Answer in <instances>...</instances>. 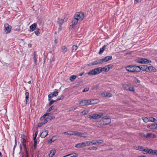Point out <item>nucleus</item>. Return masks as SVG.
I'll use <instances>...</instances> for the list:
<instances>
[{"label": "nucleus", "mask_w": 157, "mask_h": 157, "mask_svg": "<svg viewBox=\"0 0 157 157\" xmlns=\"http://www.w3.org/2000/svg\"><path fill=\"white\" fill-rule=\"evenodd\" d=\"M78 22H79V21L77 19L74 17V18L72 20V24L70 26V28L72 29L78 23Z\"/></svg>", "instance_id": "0eeeda50"}, {"label": "nucleus", "mask_w": 157, "mask_h": 157, "mask_svg": "<svg viewBox=\"0 0 157 157\" xmlns=\"http://www.w3.org/2000/svg\"><path fill=\"white\" fill-rule=\"evenodd\" d=\"M80 105L82 106L90 105V100H82L79 102Z\"/></svg>", "instance_id": "39448f33"}, {"label": "nucleus", "mask_w": 157, "mask_h": 157, "mask_svg": "<svg viewBox=\"0 0 157 157\" xmlns=\"http://www.w3.org/2000/svg\"><path fill=\"white\" fill-rule=\"evenodd\" d=\"M87 146L86 141H85L76 144L75 147L78 148H82Z\"/></svg>", "instance_id": "1a4fd4ad"}, {"label": "nucleus", "mask_w": 157, "mask_h": 157, "mask_svg": "<svg viewBox=\"0 0 157 157\" xmlns=\"http://www.w3.org/2000/svg\"><path fill=\"white\" fill-rule=\"evenodd\" d=\"M132 66L133 65H131L128 66L126 67L125 69L128 72H133Z\"/></svg>", "instance_id": "412c9836"}, {"label": "nucleus", "mask_w": 157, "mask_h": 157, "mask_svg": "<svg viewBox=\"0 0 157 157\" xmlns=\"http://www.w3.org/2000/svg\"><path fill=\"white\" fill-rule=\"evenodd\" d=\"M151 137H152V138H154L156 137V136L155 134L152 133V135H151Z\"/></svg>", "instance_id": "338daca9"}, {"label": "nucleus", "mask_w": 157, "mask_h": 157, "mask_svg": "<svg viewBox=\"0 0 157 157\" xmlns=\"http://www.w3.org/2000/svg\"><path fill=\"white\" fill-rule=\"evenodd\" d=\"M132 67L133 68V72H139L136 65H133Z\"/></svg>", "instance_id": "393cba45"}, {"label": "nucleus", "mask_w": 157, "mask_h": 157, "mask_svg": "<svg viewBox=\"0 0 157 157\" xmlns=\"http://www.w3.org/2000/svg\"><path fill=\"white\" fill-rule=\"evenodd\" d=\"M70 155V157H76L78 156V154L75 153Z\"/></svg>", "instance_id": "a19ab883"}, {"label": "nucleus", "mask_w": 157, "mask_h": 157, "mask_svg": "<svg viewBox=\"0 0 157 157\" xmlns=\"http://www.w3.org/2000/svg\"><path fill=\"white\" fill-rule=\"evenodd\" d=\"M63 98V97H60V98H57L56 100V101H57L59 100H62Z\"/></svg>", "instance_id": "864d4df0"}, {"label": "nucleus", "mask_w": 157, "mask_h": 157, "mask_svg": "<svg viewBox=\"0 0 157 157\" xmlns=\"http://www.w3.org/2000/svg\"><path fill=\"white\" fill-rule=\"evenodd\" d=\"M4 27L5 28V31L6 33H8L10 32L11 30V27L8 24H4Z\"/></svg>", "instance_id": "423d86ee"}, {"label": "nucleus", "mask_w": 157, "mask_h": 157, "mask_svg": "<svg viewBox=\"0 0 157 157\" xmlns=\"http://www.w3.org/2000/svg\"><path fill=\"white\" fill-rule=\"evenodd\" d=\"M148 154L153 155H157V150H153L151 149H149Z\"/></svg>", "instance_id": "dca6fc26"}, {"label": "nucleus", "mask_w": 157, "mask_h": 157, "mask_svg": "<svg viewBox=\"0 0 157 157\" xmlns=\"http://www.w3.org/2000/svg\"><path fill=\"white\" fill-rule=\"evenodd\" d=\"M149 150V149H148L147 147H144V149H143V151L144 152H143V154H148V151Z\"/></svg>", "instance_id": "cd10ccee"}, {"label": "nucleus", "mask_w": 157, "mask_h": 157, "mask_svg": "<svg viewBox=\"0 0 157 157\" xmlns=\"http://www.w3.org/2000/svg\"><path fill=\"white\" fill-rule=\"evenodd\" d=\"M54 141V140H53L52 138L48 140V142L49 143H51L52 142H53Z\"/></svg>", "instance_id": "6e6d98bb"}, {"label": "nucleus", "mask_w": 157, "mask_h": 157, "mask_svg": "<svg viewBox=\"0 0 157 157\" xmlns=\"http://www.w3.org/2000/svg\"><path fill=\"white\" fill-rule=\"evenodd\" d=\"M127 90L133 92L135 91V89H127Z\"/></svg>", "instance_id": "0e129e2a"}, {"label": "nucleus", "mask_w": 157, "mask_h": 157, "mask_svg": "<svg viewBox=\"0 0 157 157\" xmlns=\"http://www.w3.org/2000/svg\"><path fill=\"white\" fill-rule=\"evenodd\" d=\"M16 144H17V142H16V140H15V144L14 146V147H13V155L14 154V150L15 149V147H16Z\"/></svg>", "instance_id": "603ef678"}, {"label": "nucleus", "mask_w": 157, "mask_h": 157, "mask_svg": "<svg viewBox=\"0 0 157 157\" xmlns=\"http://www.w3.org/2000/svg\"><path fill=\"white\" fill-rule=\"evenodd\" d=\"M136 66L139 72L141 70L145 71V68L146 67V65Z\"/></svg>", "instance_id": "f3484780"}, {"label": "nucleus", "mask_w": 157, "mask_h": 157, "mask_svg": "<svg viewBox=\"0 0 157 157\" xmlns=\"http://www.w3.org/2000/svg\"><path fill=\"white\" fill-rule=\"evenodd\" d=\"M113 66V65H112L111 64L109 65V69L112 68Z\"/></svg>", "instance_id": "052dcab7"}, {"label": "nucleus", "mask_w": 157, "mask_h": 157, "mask_svg": "<svg viewBox=\"0 0 157 157\" xmlns=\"http://www.w3.org/2000/svg\"><path fill=\"white\" fill-rule=\"evenodd\" d=\"M106 46V45H104L102 48H100L99 52L98 53L99 54H101L103 53Z\"/></svg>", "instance_id": "a878e982"}, {"label": "nucleus", "mask_w": 157, "mask_h": 157, "mask_svg": "<svg viewBox=\"0 0 157 157\" xmlns=\"http://www.w3.org/2000/svg\"><path fill=\"white\" fill-rule=\"evenodd\" d=\"M49 113H46L45 114H44L43 116L42 117H41L40 118V120H42V119H44L45 118V117H46V116H49Z\"/></svg>", "instance_id": "e433bc0d"}, {"label": "nucleus", "mask_w": 157, "mask_h": 157, "mask_svg": "<svg viewBox=\"0 0 157 157\" xmlns=\"http://www.w3.org/2000/svg\"><path fill=\"white\" fill-rule=\"evenodd\" d=\"M25 99L26 100V103H27V100H28V98H29V94L28 92H26L25 93Z\"/></svg>", "instance_id": "72a5a7b5"}, {"label": "nucleus", "mask_w": 157, "mask_h": 157, "mask_svg": "<svg viewBox=\"0 0 157 157\" xmlns=\"http://www.w3.org/2000/svg\"><path fill=\"white\" fill-rule=\"evenodd\" d=\"M33 60L34 62V66H35L36 65L37 59V55L36 54V52H34L33 54Z\"/></svg>", "instance_id": "9b49d317"}, {"label": "nucleus", "mask_w": 157, "mask_h": 157, "mask_svg": "<svg viewBox=\"0 0 157 157\" xmlns=\"http://www.w3.org/2000/svg\"><path fill=\"white\" fill-rule=\"evenodd\" d=\"M89 118L90 119H94V114L90 115Z\"/></svg>", "instance_id": "4d7b16f0"}, {"label": "nucleus", "mask_w": 157, "mask_h": 157, "mask_svg": "<svg viewBox=\"0 0 157 157\" xmlns=\"http://www.w3.org/2000/svg\"><path fill=\"white\" fill-rule=\"evenodd\" d=\"M94 119H98L101 117L104 116V113L100 112L98 113H94Z\"/></svg>", "instance_id": "6e6552de"}, {"label": "nucleus", "mask_w": 157, "mask_h": 157, "mask_svg": "<svg viewBox=\"0 0 157 157\" xmlns=\"http://www.w3.org/2000/svg\"><path fill=\"white\" fill-rule=\"evenodd\" d=\"M89 89H84V90H82V92H86L88 91Z\"/></svg>", "instance_id": "69168bd1"}, {"label": "nucleus", "mask_w": 157, "mask_h": 157, "mask_svg": "<svg viewBox=\"0 0 157 157\" xmlns=\"http://www.w3.org/2000/svg\"><path fill=\"white\" fill-rule=\"evenodd\" d=\"M151 129L157 130V124H151Z\"/></svg>", "instance_id": "c85d7f7f"}, {"label": "nucleus", "mask_w": 157, "mask_h": 157, "mask_svg": "<svg viewBox=\"0 0 157 157\" xmlns=\"http://www.w3.org/2000/svg\"><path fill=\"white\" fill-rule=\"evenodd\" d=\"M48 130H45L43 132L40 134V137L42 138H45L48 134Z\"/></svg>", "instance_id": "a211bd4d"}, {"label": "nucleus", "mask_w": 157, "mask_h": 157, "mask_svg": "<svg viewBox=\"0 0 157 157\" xmlns=\"http://www.w3.org/2000/svg\"><path fill=\"white\" fill-rule=\"evenodd\" d=\"M94 141L96 143V145L97 144H101L103 142V140H95V141Z\"/></svg>", "instance_id": "bb28decb"}, {"label": "nucleus", "mask_w": 157, "mask_h": 157, "mask_svg": "<svg viewBox=\"0 0 157 157\" xmlns=\"http://www.w3.org/2000/svg\"><path fill=\"white\" fill-rule=\"evenodd\" d=\"M140 59H141V58L137 59H136L135 60V61L136 63H141V61Z\"/></svg>", "instance_id": "49530a36"}, {"label": "nucleus", "mask_w": 157, "mask_h": 157, "mask_svg": "<svg viewBox=\"0 0 157 157\" xmlns=\"http://www.w3.org/2000/svg\"><path fill=\"white\" fill-rule=\"evenodd\" d=\"M108 61V56H107L101 59H98L90 63L89 66H91L94 65H97L101 64L103 63Z\"/></svg>", "instance_id": "f257e3e1"}, {"label": "nucleus", "mask_w": 157, "mask_h": 157, "mask_svg": "<svg viewBox=\"0 0 157 157\" xmlns=\"http://www.w3.org/2000/svg\"><path fill=\"white\" fill-rule=\"evenodd\" d=\"M37 133H38V131H36L35 133V136L33 138H34L35 139L36 138V136H37Z\"/></svg>", "instance_id": "5fc2aeb1"}, {"label": "nucleus", "mask_w": 157, "mask_h": 157, "mask_svg": "<svg viewBox=\"0 0 157 157\" xmlns=\"http://www.w3.org/2000/svg\"><path fill=\"white\" fill-rule=\"evenodd\" d=\"M44 119L43 122L44 124L46 123L49 120H50V119H49V117Z\"/></svg>", "instance_id": "79ce46f5"}, {"label": "nucleus", "mask_w": 157, "mask_h": 157, "mask_svg": "<svg viewBox=\"0 0 157 157\" xmlns=\"http://www.w3.org/2000/svg\"><path fill=\"white\" fill-rule=\"evenodd\" d=\"M58 92L57 91H55L48 95V98L49 101H50L51 99L52 98L54 97H56L58 95Z\"/></svg>", "instance_id": "9d476101"}, {"label": "nucleus", "mask_w": 157, "mask_h": 157, "mask_svg": "<svg viewBox=\"0 0 157 157\" xmlns=\"http://www.w3.org/2000/svg\"><path fill=\"white\" fill-rule=\"evenodd\" d=\"M88 149L89 150H93L96 151L97 150V147H95L93 146L91 147L88 148Z\"/></svg>", "instance_id": "ea45409f"}, {"label": "nucleus", "mask_w": 157, "mask_h": 157, "mask_svg": "<svg viewBox=\"0 0 157 157\" xmlns=\"http://www.w3.org/2000/svg\"><path fill=\"white\" fill-rule=\"evenodd\" d=\"M33 140H34V144H37L36 138L35 139L34 138H33Z\"/></svg>", "instance_id": "680f3d73"}, {"label": "nucleus", "mask_w": 157, "mask_h": 157, "mask_svg": "<svg viewBox=\"0 0 157 157\" xmlns=\"http://www.w3.org/2000/svg\"><path fill=\"white\" fill-rule=\"evenodd\" d=\"M99 101L98 99H92L90 100V105L98 103Z\"/></svg>", "instance_id": "6ab92c4d"}, {"label": "nucleus", "mask_w": 157, "mask_h": 157, "mask_svg": "<svg viewBox=\"0 0 157 157\" xmlns=\"http://www.w3.org/2000/svg\"><path fill=\"white\" fill-rule=\"evenodd\" d=\"M142 119L143 120L144 122L145 123H147L149 121V119H148L147 117H142Z\"/></svg>", "instance_id": "2f4dec72"}, {"label": "nucleus", "mask_w": 157, "mask_h": 157, "mask_svg": "<svg viewBox=\"0 0 157 157\" xmlns=\"http://www.w3.org/2000/svg\"><path fill=\"white\" fill-rule=\"evenodd\" d=\"M54 106L53 105L52 106L47 110V112H50L51 111L54 109Z\"/></svg>", "instance_id": "37998d69"}, {"label": "nucleus", "mask_w": 157, "mask_h": 157, "mask_svg": "<svg viewBox=\"0 0 157 157\" xmlns=\"http://www.w3.org/2000/svg\"><path fill=\"white\" fill-rule=\"evenodd\" d=\"M100 68H97L93 69L88 72V74L91 75H98L101 72Z\"/></svg>", "instance_id": "7ed1b4c3"}, {"label": "nucleus", "mask_w": 157, "mask_h": 157, "mask_svg": "<svg viewBox=\"0 0 157 157\" xmlns=\"http://www.w3.org/2000/svg\"><path fill=\"white\" fill-rule=\"evenodd\" d=\"M101 95L103 97H107L108 96V93L107 92H103L101 93Z\"/></svg>", "instance_id": "a18cd8bd"}, {"label": "nucleus", "mask_w": 157, "mask_h": 157, "mask_svg": "<svg viewBox=\"0 0 157 157\" xmlns=\"http://www.w3.org/2000/svg\"><path fill=\"white\" fill-rule=\"evenodd\" d=\"M78 48V46L76 45H74L72 47V51L75 52Z\"/></svg>", "instance_id": "c9c22d12"}, {"label": "nucleus", "mask_w": 157, "mask_h": 157, "mask_svg": "<svg viewBox=\"0 0 157 157\" xmlns=\"http://www.w3.org/2000/svg\"><path fill=\"white\" fill-rule=\"evenodd\" d=\"M49 119H50V120L52 119H53L55 118V117L54 116H49Z\"/></svg>", "instance_id": "13d9d810"}, {"label": "nucleus", "mask_w": 157, "mask_h": 157, "mask_svg": "<svg viewBox=\"0 0 157 157\" xmlns=\"http://www.w3.org/2000/svg\"><path fill=\"white\" fill-rule=\"evenodd\" d=\"M156 121V119L154 117H151L149 118V121L155 122Z\"/></svg>", "instance_id": "58836bf2"}, {"label": "nucleus", "mask_w": 157, "mask_h": 157, "mask_svg": "<svg viewBox=\"0 0 157 157\" xmlns=\"http://www.w3.org/2000/svg\"><path fill=\"white\" fill-rule=\"evenodd\" d=\"M67 49L66 47L64 46L62 47V51L63 52V53H65L67 52Z\"/></svg>", "instance_id": "7c9ffc66"}, {"label": "nucleus", "mask_w": 157, "mask_h": 157, "mask_svg": "<svg viewBox=\"0 0 157 157\" xmlns=\"http://www.w3.org/2000/svg\"><path fill=\"white\" fill-rule=\"evenodd\" d=\"M108 67V66H106L105 67H104L103 68H101V67H99L98 68H100V69L101 70V72L102 71H104L105 72L107 71V67Z\"/></svg>", "instance_id": "473e14b6"}, {"label": "nucleus", "mask_w": 157, "mask_h": 157, "mask_svg": "<svg viewBox=\"0 0 157 157\" xmlns=\"http://www.w3.org/2000/svg\"><path fill=\"white\" fill-rule=\"evenodd\" d=\"M146 67L145 68V71H151L152 72H155L156 71V70L155 68L152 66H148L146 65Z\"/></svg>", "instance_id": "20e7f679"}, {"label": "nucleus", "mask_w": 157, "mask_h": 157, "mask_svg": "<svg viewBox=\"0 0 157 157\" xmlns=\"http://www.w3.org/2000/svg\"><path fill=\"white\" fill-rule=\"evenodd\" d=\"M25 157H29L28 152L27 151H26V155Z\"/></svg>", "instance_id": "774afa93"}, {"label": "nucleus", "mask_w": 157, "mask_h": 157, "mask_svg": "<svg viewBox=\"0 0 157 157\" xmlns=\"http://www.w3.org/2000/svg\"><path fill=\"white\" fill-rule=\"evenodd\" d=\"M122 52L125 55H131L132 54L131 52H128V51L127 50H123L122 51Z\"/></svg>", "instance_id": "c756f323"}, {"label": "nucleus", "mask_w": 157, "mask_h": 157, "mask_svg": "<svg viewBox=\"0 0 157 157\" xmlns=\"http://www.w3.org/2000/svg\"><path fill=\"white\" fill-rule=\"evenodd\" d=\"M56 152V151L55 149L52 150L51 151L49 155V157H52L54 155L55 153Z\"/></svg>", "instance_id": "5701e85b"}, {"label": "nucleus", "mask_w": 157, "mask_h": 157, "mask_svg": "<svg viewBox=\"0 0 157 157\" xmlns=\"http://www.w3.org/2000/svg\"><path fill=\"white\" fill-rule=\"evenodd\" d=\"M74 17L76 18L79 21V22L81 21L84 18V15L83 13L81 12L76 13Z\"/></svg>", "instance_id": "f03ea898"}, {"label": "nucleus", "mask_w": 157, "mask_h": 157, "mask_svg": "<svg viewBox=\"0 0 157 157\" xmlns=\"http://www.w3.org/2000/svg\"><path fill=\"white\" fill-rule=\"evenodd\" d=\"M37 26V24L36 23H34L33 24L29 26V31L30 32H33L35 30Z\"/></svg>", "instance_id": "f8f14e48"}, {"label": "nucleus", "mask_w": 157, "mask_h": 157, "mask_svg": "<svg viewBox=\"0 0 157 157\" xmlns=\"http://www.w3.org/2000/svg\"><path fill=\"white\" fill-rule=\"evenodd\" d=\"M144 147L141 146H136L135 149L137 150H139L140 151H143V149H144Z\"/></svg>", "instance_id": "b1692460"}, {"label": "nucleus", "mask_w": 157, "mask_h": 157, "mask_svg": "<svg viewBox=\"0 0 157 157\" xmlns=\"http://www.w3.org/2000/svg\"><path fill=\"white\" fill-rule=\"evenodd\" d=\"M95 140H92L86 141V145L89 146L91 145H96V143L94 141Z\"/></svg>", "instance_id": "2eb2a0df"}, {"label": "nucleus", "mask_w": 157, "mask_h": 157, "mask_svg": "<svg viewBox=\"0 0 157 157\" xmlns=\"http://www.w3.org/2000/svg\"><path fill=\"white\" fill-rule=\"evenodd\" d=\"M134 80V82L136 83H140V82L139 80L136 78H135Z\"/></svg>", "instance_id": "de8ad7c7"}, {"label": "nucleus", "mask_w": 157, "mask_h": 157, "mask_svg": "<svg viewBox=\"0 0 157 157\" xmlns=\"http://www.w3.org/2000/svg\"><path fill=\"white\" fill-rule=\"evenodd\" d=\"M152 135V133H148L146 135L145 137L146 138H149L151 137Z\"/></svg>", "instance_id": "c03bdc74"}, {"label": "nucleus", "mask_w": 157, "mask_h": 157, "mask_svg": "<svg viewBox=\"0 0 157 157\" xmlns=\"http://www.w3.org/2000/svg\"><path fill=\"white\" fill-rule=\"evenodd\" d=\"M87 133H81L77 131V136H79L82 137H87Z\"/></svg>", "instance_id": "ddd939ff"}, {"label": "nucleus", "mask_w": 157, "mask_h": 157, "mask_svg": "<svg viewBox=\"0 0 157 157\" xmlns=\"http://www.w3.org/2000/svg\"><path fill=\"white\" fill-rule=\"evenodd\" d=\"M43 123H39L38 124V126L39 127H40L42 126V125L43 124Z\"/></svg>", "instance_id": "bf43d9fd"}, {"label": "nucleus", "mask_w": 157, "mask_h": 157, "mask_svg": "<svg viewBox=\"0 0 157 157\" xmlns=\"http://www.w3.org/2000/svg\"><path fill=\"white\" fill-rule=\"evenodd\" d=\"M40 32V29L39 28H36L35 29L34 33L37 36H39Z\"/></svg>", "instance_id": "4be33fe9"}, {"label": "nucleus", "mask_w": 157, "mask_h": 157, "mask_svg": "<svg viewBox=\"0 0 157 157\" xmlns=\"http://www.w3.org/2000/svg\"><path fill=\"white\" fill-rule=\"evenodd\" d=\"M22 145L23 146V147L25 149H26V146L25 143L22 144Z\"/></svg>", "instance_id": "e2e57ef3"}, {"label": "nucleus", "mask_w": 157, "mask_h": 157, "mask_svg": "<svg viewBox=\"0 0 157 157\" xmlns=\"http://www.w3.org/2000/svg\"><path fill=\"white\" fill-rule=\"evenodd\" d=\"M67 133V135H69L70 136L74 135L75 136H77V131H69Z\"/></svg>", "instance_id": "aec40b11"}, {"label": "nucleus", "mask_w": 157, "mask_h": 157, "mask_svg": "<svg viewBox=\"0 0 157 157\" xmlns=\"http://www.w3.org/2000/svg\"><path fill=\"white\" fill-rule=\"evenodd\" d=\"M88 113V112L86 110H84L82 112V114L83 115H86Z\"/></svg>", "instance_id": "8fccbe9b"}, {"label": "nucleus", "mask_w": 157, "mask_h": 157, "mask_svg": "<svg viewBox=\"0 0 157 157\" xmlns=\"http://www.w3.org/2000/svg\"><path fill=\"white\" fill-rule=\"evenodd\" d=\"M141 63H151V60H148L147 59L145 58H141Z\"/></svg>", "instance_id": "4468645a"}, {"label": "nucleus", "mask_w": 157, "mask_h": 157, "mask_svg": "<svg viewBox=\"0 0 157 157\" xmlns=\"http://www.w3.org/2000/svg\"><path fill=\"white\" fill-rule=\"evenodd\" d=\"M21 142L22 144L25 143L26 142V139L23 138H22Z\"/></svg>", "instance_id": "3c124183"}, {"label": "nucleus", "mask_w": 157, "mask_h": 157, "mask_svg": "<svg viewBox=\"0 0 157 157\" xmlns=\"http://www.w3.org/2000/svg\"><path fill=\"white\" fill-rule=\"evenodd\" d=\"M76 77L77 76H76L75 75H72L70 77L69 79L70 81H72L74 80L76 78Z\"/></svg>", "instance_id": "4c0bfd02"}, {"label": "nucleus", "mask_w": 157, "mask_h": 157, "mask_svg": "<svg viewBox=\"0 0 157 157\" xmlns=\"http://www.w3.org/2000/svg\"><path fill=\"white\" fill-rule=\"evenodd\" d=\"M56 101L53 100H51L49 103V106H50L52 105L54 102H56Z\"/></svg>", "instance_id": "09e8293b"}, {"label": "nucleus", "mask_w": 157, "mask_h": 157, "mask_svg": "<svg viewBox=\"0 0 157 157\" xmlns=\"http://www.w3.org/2000/svg\"><path fill=\"white\" fill-rule=\"evenodd\" d=\"M57 21L59 25H61L63 22V20L59 18H58Z\"/></svg>", "instance_id": "f704fd0d"}]
</instances>
